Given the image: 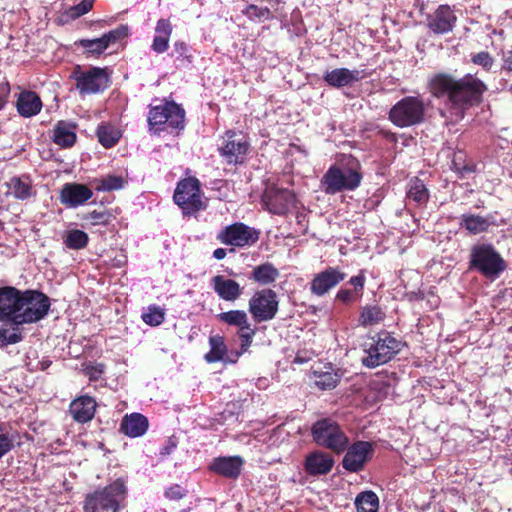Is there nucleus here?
<instances>
[{
    "instance_id": "obj_43",
    "label": "nucleus",
    "mask_w": 512,
    "mask_h": 512,
    "mask_svg": "<svg viewBox=\"0 0 512 512\" xmlns=\"http://www.w3.org/2000/svg\"><path fill=\"white\" fill-rule=\"evenodd\" d=\"M80 44L92 55H100L108 48L103 36L96 39H83Z\"/></svg>"
},
{
    "instance_id": "obj_55",
    "label": "nucleus",
    "mask_w": 512,
    "mask_h": 512,
    "mask_svg": "<svg viewBox=\"0 0 512 512\" xmlns=\"http://www.w3.org/2000/svg\"><path fill=\"white\" fill-rule=\"evenodd\" d=\"M186 495V491L180 485H173L165 491V496L171 500H179Z\"/></svg>"
},
{
    "instance_id": "obj_41",
    "label": "nucleus",
    "mask_w": 512,
    "mask_h": 512,
    "mask_svg": "<svg viewBox=\"0 0 512 512\" xmlns=\"http://www.w3.org/2000/svg\"><path fill=\"white\" fill-rule=\"evenodd\" d=\"M23 335L19 329V326H14L12 329L0 328V345L7 346L16 344L22 341Z\"/></svg>"
},
{
    "instance_id": "obj_27",
    "label": "nucleus",
    "mask_w": 512,
    "mask_h": 512,
    "mask_svg": "<svg viewBox=\"0 0 512 512\" xmlns=\"http://www.w3.org/2000/svg\"><path fill=\"white\" fill-rule=\"evenodd\" d=\"M243 461L239 456L219 457L213 460L210 469L229 478H236L241 472Z\"/></svg>"
},
{
    "instance_id": "obj_14",
    "label": "nucleus",
    "mask_w": 512,
    "mask_h": 512,
    "mask_svg": "<svg viewBox=\"0 0 512 512\" xmlns=\"http://www.w3.org/2000/svg\"><path fill=\"white\" fill-rule=\"evenodd\" d=\"M248 147L249 144L243 136L229 130L223 136L219 153L227 164L237 165L243 163Z\"/></svg>"
},
{
    "instance_id": "obj_22",
    "label": "nucleus",
    "mask_w": 512,
    "mask_h": 512,
    "mask_svg": "<svg viewBox=\"0 0 512 512\" xmlns=\"http://www.w3.org/2000/svg\"><path fill=\"white\" fill-rule=\"evenodd\" d=\"M211 284L215 293L222 300L233 302L242 294V288L239 283L233 279L225 278L222 275H216L211 279Z\"/></svg>"
},
{
    "instance_id": "obj_40",
    "label": "nucleus",
    "mask_w": 512,
    "mask_h": 512,
    "mask_svg": "<svg viewBox=\"0 0 512 512\" xmlns=\"http://www.w3.org/2000/svg\"><path fill=\"white\" fill-rule=\"evenodd\" d=\"M218 319L230 326L238 327L246 324L247 314L243 310H231L218 314Z\"/></svg>"
},
{
    "instance_id": "obj_38",
    "label": "nucleus",
    "mask_w": 512,
    "mask_h": 512,
    "mask_svg": "<svg viewBox=\"0 0 512 512\" xmlns=\"http://www.w3.org/2000/svg\"><path fill=\"white\" fill-rule=\"evenodd\" d=\"M89 237L86 232L79 229H71L65 232L63 242L72 250H80L87 246Z\"/></svg>"
},
{
    "instance_id": "obj_18",
    "label": "nucleus",
    "mask_w": 512,
    "mask_h": 512,
    "mask_svg": "<svg viewBox=\"0 0 512 512\" xmlns=\"http://www.w3.org/2000/svg\"><path fill=\"white\" fill-rule=\"evenodd\" d=\"M77 88L82 94L97 93L107 87L108 78L103 69L92 68L76 76Z\"/></svg>"
},
{
    "instance_id": "obj_51",
    "label": "nucleus",
    "mask_w": 512,
    "mask_h": 512,
    "mask_svg": "<svg viewBox=\"0 0 512 512\" xmlns=\"http://www.w3.org/2000/svg\"><path fill=\"white\" fill-rule=\"evenodd\" d=\"M361 297V294H357L354 290L340 289L336 294V299L348 304L357 301Z\"/></svg>"
},
{
    "instance_id": "obj_46",
    "label": "nucleus",
    "mask_w": 512,
    "mask_h": 512,
    "mask_svg": "<svg viewBox=\"0 0 512 512\" xmlns=\"http://www.w3.org/2000/svg\"><path fill=\"white\" fill-rule=\"evenodd\" d=\"M174 51L177 55V58L186 61L187 63H192L193 55L191 53V48L183 41H176L174 43Z\"/></svg>"
},
{
    "instance_id": "obj_19",
    "label": "nucleus",
    "mask_w": 512,
    "mask_h": 512,
    "mask_svg": "<svg viewBox=\"0 0 512 512\" xmlns=\"http://www.w3.org/2000/svg\"><path fill=\"white\" fill-rule=\"evenodd\" d=\"M346 274L338 267H329L315 275L311 282L310 290L317 296L325 295L330 289L343 281Z\"/></svg>"
},
{
    "instance_id": "obj_5",
    "label": "nucleus",
    "mask_w": 512,
    "mask_h": 512,
    "mask_svg": "<svg viewBox=\"0 0 512 512\" xmlns=\"http://www.w3.org/2000/svg\"><path fill=\"white\" fill-rule=\"evenodd\" d=\"M470 267L485 277L494 279L506 269V264L491 244L481 243L471 249Z\"/></svg>"
},
{
    "instance_id": "obj_9",
    "label": "nucleus",
    "mask_w": 512,
    "mask_h": 512,
    "mask_svg": "<svg viewBox=\"0 0 512 512\" xmlns=\"http://www.w3.org/2000/svg\"><path fill=\"white\" fill-rule=\"evenodd\" d=\"M248 310L256 322L272 320L278 312V299L275 291H256L248 302Z\"/></svg>"
},
{
    "instance_id": "obj_24",
    "label": "nucleus",
    "mask_w": 512,
    "mask_h": 512,
    "mask_svg": "<svg viewBox=\"0 0 512 512\" xmlns=\"http://www.w3.org/2000/svg\"><path fill=\"white\" fill-rule=\"evenodd\" d=\"M95 409L96 401L87 395L78 397L70 404V413L73 419L80 423L90 421L94 417Z\"/></svg>"
},
{
    "instance_id": "obj_62",
    "label": "nucleus",
    "mask_w": 512,
    "mask_h": 512,
    "mask_svg": "<svg viewBox=\"0 0 512 512\" xmlns=\"http://www.w3.org/2000/svg\"><path fill=\"white\" fill-rule=\"evenodd\" d=\"M48 366L47 363H42V368L45 369Z\"/></svg>"
},
{
    "instance_id": "obj_37",
    "label": "nucleus",
    "mask_w": 512,
    "mask_h": 512,
    "mask_svg": "<svg viewBox=\"0 0 512 512\" xmlns=\"http://www.w3.org/2000/svg\"><path fill=\"white\" fill-rule=\"evenodd\" d=\"M357 512H378L379 499L373 491H364L355 499Z\"/></svg>"
},
{
    "instance_id": "obj_4",
    "label": "nucleus",
    "mask_w": 512,
    "mask_h": 512,
    "mask_svg": "<svg viewBox=\"0 0 512 512\" xmlns=\"http://www.w3.org/2000/svg\"><path fill=\"white\" fill-rule=\"evenodd\" d=\"M17 325L32 324L42 320L50 309V299L37 290H20Z\"/></svg>"
},
{
    "instance_id": "obj_56",
    "label": "nucleus",
    "mask_w": 512,
    "mask_h": 512,
    "mask_svg": "<svg viewBox=\"0 0 512 512\" xmlns=\"http://www.w3.org/2000/svg\"><path fill=\"white\" fill-rule=\"evenodd\" d=\"M255 335H242V337L240 338L241 340V344H240V351L236 353V356L239 357L241 354H243L244 352H246L248 350V348L250 347L252 341H253V337Z\"/></svg>"
},
{
    "instance_id": "obj_58",
    "label": "nucleus",
    "mask_w": 512,
    "mask_h": 512,
    "mask_svg": "<svg viewBox=\"0 0 512 512\" xmlns=\"http://www.w3.org/2000/svg\"><path fill=\"white\" fill-rule=\"evenodd\" d=\"M238 328V336L239 338L242 337V335H255L256 329L251 326V324L248 321V318L246 319V324L240 325Z\"/></svg>"
},
{
    "instance_id": "obj_16",
    "label": "nucleus",
    "mask_w": 512,
    "mask_h": 512,
    "mask_svg": "<svg viewBox=\"0 0 512 512\" xmlns=\"http://www.w3.org/2000/svg\"><path fill=\"white\" fill-rule=\"evenodd\" d=\"M19 296L20 290L15 287L0 288V322L17 325Z\"/></svg>"
},
{
    "instance_id": "obj_50",
    "label": "nucleus",
    "mask_w": 512,
    "mask_h": 512,
    "mask_svg": "<svg viewBox=\"0 0 512 512\" xmlns=\"http://www.w3.org/2000/svg\"><path fill=\"white\" fill-rule=\"evenodd\" d=\"M84 374L89 378L90 381H97L101 378L104 373L103 364L87 365L84 368Z\"/></svg>"
},
{
    "instance_id": "obj_12",
    "label": "nucleus",
    "mask_w": 512,
    "mask_h": 512,
    "mask_svg": "<svg viewBox=\"0 0 512 512\" xmlns=\"http://www.w3.org/2000/svg\"><path fill=\"white\" fill-rule=\"evenodd\" d=\"M148 122L150 126L167 124L174 129H183L185 111L178 104L167 102L150 109Z\"/></svg>"
},
{
    "instance_id": "obj_10",
    "label": "nucleus",
    "mask_w": 512,
    "mask_h": 512,
    "mask_svg": "<svg viewBox=\"0 0 512 512\" xmlns=\"http://www.w3.org/2000/svg\"><path fill=\"white\" fill-rule=\"evenodd\" d=\"M175 203L185 212H194L202 208L200 182L197 178L189 177L181 180L174 192Z\"/></svg>"
},
{
    "instance_id": "obj_13",
    "label": "nucleus",
    "mask_w": 512,
    "mask_h": 512,
    "mask_svg": "<svg viewBox=\"0 0 512 512\" xmlns=\"http://www.w3.org/2000/svg\"><path fill=\"white\" fill-rule=\"evenodd\" d=\"M262 202L270 213L284 215L295 206L296 197L288 189L270 185L262 195Z\"/></svg>"
},
{
    "instance_id": "obj_44",
    "label": "nucleus",
    "mask_w": 512,
    "mask_h": 512,
    "mask_svg": "<svg viewBox=\"0 0 512 512\" xmlns=\"http://www.w3.org/2000/svg\"><path fill=\"white\" fill-rule=\"evenodd\" d=\"M243 13L251 20L264 21L271 18V11L267 7H259L256 5H248Z\"/></svg>"
},
{
    "instance_id": "obj_20",
    "label": "nucleus",
    "mask_w": 512,
    "mask_h": 512,
    "mask_svg": "<svg viewBox=\"0 0 512 512\" xmlns=\"http://www.w3.org/2000/svg\"><path fill=\"white\" fill-rule=\"evenodd\" d=\"M93 196L90 188L79 183H66L60 192V201L68 208L83 205Z\"/></svg>"
},
{
    "instance_id": "obj_61",
    "label": "nucleus",
    "mask_w": 512,
    "mask_h": 512,
    "mask_svg": "<svg viewBox=\"0 0 512 512\" xmlns=\"http://www.w3.org/2000/svg\"><path fill=\"white\" fill-rule=\"evenodd\" d=\"M227 252L224 248H217L213 252V257L217 260H222L226 257Z\"/></svg>"
},
{
    "instance_id": "obj_3",
    "label": "nucleus",
    "mask_w": 512,
    "mask_h": 512,
    "mask_svg": "<svg viewBox=\"0 0 512 512\" xmlns=\"http://www.w3.org/2000/svg\"><path fill=\"white\" fill-rule=\"evenodd\" d=\"M402 346V342L389 333H380L377 339L372 338L370 343L364 345L366 355L362 363L368 368L386 364L401 351Z\"/></svg>"
},
{
    "instance_id": "obj_32",
    "label": "nucleus",
    "mask_w": 512,
    "mask_h": 512,
    "mask_svg": "<svg viewBox=\"0 0 512 512\" xmlns=\"http://www.w3.org/2000/svg\"><path fill=\"white\" fill-rule=\"evenodd\" d=\"M8 193L19 200H26L34 195L32 181L27 176H14L7 183Z\"/></svg>"
},
{
    "instance_id": "obj_52",
    "label": "nucleus",
    "mask_w": 512,
    "mask_h": 512,
    "mask_svg": "<svg viewBox=\"0 0 512 512\" xmlns=\"http://www.w3.org/2000/svg\"><path fill=\"white\" fill-rule=\"evenodd\" d=\"M83 220L90 222L92 225L104 224L108 221V215L95 210L85 214Z\"/></svg>"
},
{
    "instance_id": "obj_35",
    "label": "nucleus",
    "mask_w": 512,
    "mask_h": 512,
    "mask_svg": "<svg viewBox=\"0 0 512 512\" xmlns=\"http://www.w3.org/2000/svg\"><path fill=\"white\" fill-rule=\"evenodd\" d=\"M407 200L417 205L425 204L429 199V192L422 180L414 178L409 182L407 190Z\"/></svg>"
},
{
    "instance_id": "obj_8",
    "label": "nucleus",
    "mask_w": 512,
    "mask_h": 512,
    "mask_svg": "<svg viewBox=\"0 0 512 512\" xmlns=\"http://www.w3.org/2000/svg\"><path fill=\"white\" fill-rule=\"evenodd\" d=\"M425 106L418 97H404L389 112V119L398 127L419 124L424 119Z\"/></svg>"
},
{
    "instance_id": "obj_49",
    "label": "nucleus",
    "mask_w": 512,
    "mask_h": 512,
    "mask_svg": "<svg viewBox=\"0 0 512 512\" xmlns=\"http://www.w3.org/2000/svg\"><path fill=\"white\" fill-rule=\"evenodd\" d=\"M93 7V0H82L77 5L70 8L71 17L77 18L88 13Z\"/></svg>"
},
{
    "instance_id": "obj_6",
    "label": "nucleus",
    "mask_w": 512,
    "mask_h": 512,
    "mask_svg": "<svg viewBox=\"0 0 512 512\" xmlns=\"http://www.w3.org/2000/svg\"><path fill=\"white\" fill-rule=\"evenodd\" d=\"M314 442L334 453L344 452L349 439L337 422L331 419H322L315 422L311 428Z\"/></svg>"
},
{
    "instance_id": "obj_42",
    "label": "nucleus",
    "mask_w": 512,
    "mask_h": 512,
    "mask_svg": "<svg viewBox=\"0 0 512 512\" xmlns=\"http://www.w3.org/2000/svg\"><path fill=\"white\" fill-rule=\"evenodd\" d=\"M165 319L164 310L158 306H149L147 311L142 314V320L150 326H158Z\"/></svg>"
},
{
    "instance_id": "obj_2",
    "label": "nucleus",
    "mask_w": 512,
    "mask_h": 512,
    "mask_svg": "<svg viewBox=\"0 0 512 512\" xmlns=\"http://www.w3.org/2000/svg\"><path fill=\"white\" fill-rule=\"evenodd\" d=\"M127 496L126 483L122 478L116 479L102 489L88 494L84 501L85 512H118Z\"/></svg>"
},
{
    "instance_id": "obj_36",
    "label": "nucleus",
    "mask_w": 512,
    "mask_h": 512,
    "mask_svg": "<svg viewBox=\"0 0 512 512\" xmlns=\"http://www.w3.org/2000/svg\"><path fill=\"white\" fill-rule=\"evenodd\" d=\"M385 313L379 306L367 305L361 309L359 324L367 327L379 324L384 320Z\"/></svg>"
},
{
    "instance_id": "obj_15",
    "label": "nucleus",
    "mask_w": 512,
    "mask_h": 512,
    "mask_svg": "<svg viewBox=\"0 0 512 512\" xmlns=\"http://www.w3.org/2000/svg\"><path fill=\"white\" fill-rule=\"evenodd\" d=\"M347 452L343 458L342 465L349 472H358L363 469L366 461L371 457L373 448L371 443L358 441L347 446Z\"/></svg>"
},
{
    "instance_id": "obj_11",
    "label": "nucleus",
    "mask_w": 512,
    "mask_h": 512,
    "mask_svg": "<svg viewBox=\"0 0 512 512\" xmlns=\"http://www.w3.org/2000/svg\"><path fill=\"white\" fill-rule=\"evenodd\" d=\"M224 245L234 247L252 246L259 239V232L244 223L236 222L224 227L217 235Z\"/></svg>"
},
{
    "instance_id": "obj_21",
    "label": "nucleus",
    "mask_w": 512,
    "mask_h": 512,
    "mask_svg": "<svg viewBox=\"0 0 512 512\" xmlns=\"http://www.w3.org/2000/svg\"><path fill=\"white\" fill-rule=\"evenodd\" d=\"M363 78H365L363 71L357 69L349 70L347 68H336L331 71H327L323 75L325 82L335 88L351 85Z\"/></svg>"
},
{
    "instance_id": "obj_47",
    "label": "nucleus",
    "mask_w": 512,
    "mask_h": 512,
    "mask_svg": "<svg viewBox=\"0 0 512 512\" xmlns=\"http://www.w3.org/2000/svg\"><path fill=\"white\" fill-rule=\"evenodd\" d=\"M471 60L474 64L481 66L486 71H489L494 64L493 57L488 52L484 51L473 55Z\"/></svg>"
},
{
    "instance_id": "obj_25",
    "label": "nucleus",
    "mask_w": 512,
    "mask_h": 512,
    "mask_svg": "<svg viewBox=\"0 0 512 512\" xmlns=\"http://www.w3.org/2000/svg\"><path fill=\"white\" fill-rule=\"evenodd\" d=\"M148 419L140 413H132L124 416L121 421L120 430L125 435L136 438L144 435L148 430Z\"/></svg>"
},
{
    "instance_id": "obj_28",
    "label": "nucleus",
    "mask_w": 512,
    "mask_h": 512,
    "mask_svg": "<svg viewBox=\"0 0 512 512\" xmlns=\"http://www.w3.org/2000/svg\"><path fill=\"white\" fill-rule=\"evenodd\" d=\"M495 224L496 221L493 215L483 217L474 214H463L460 219V226L474 235L486 232L491 225Z\"/></svg>"
},
{
    "instance_id": "obj_26",
    "label": "nucleus",
    "mask_w": 512,
    "mask_h": 512,
    "mask_svg": "<svg viewBox=\"0 0 512 512\" xmlns=\"http://www.w3.org/2000/svg\"><path fill=\"white\" fill-rule=\"evenodd\" d=\"M17 111L26 118L37 115L42 109L40 97L33 91H22L17 99Z\"/></svg>"
},
{
    "instance_id": "obj_30",
    "label": "nucleus",
    "mask_w": 512,
    "mask_h": 512,
    "mask_svg": "<svg viewBox=\"0 0 512 512\" xmlns=\"http://www.w3.org/2000/svg\"><path fill=\"white\" fill-rule=\"evenodd\" d=\"M52 139L62 148L73 146L76 141L75 126L65 121H59L53 129Z\"/></svg>"
},
{
    "instance_id": "obj_33",
    "label": "nucleus",
    "mask_w": 512,
    "mask_h": 512,
    "mask_svg": "<svg viewBox=\"0 0 512 512\" xmlns=\"http://www.w3.org/2000/svg\"><path fill=\"white\" fill-rule=\"evenodd\" d=\"M210 351L205 354L204 358L208 363H215L219 361L234 363L235 360H228L225 358L227 347L224 338L219 335L211 336L209 338Z\"/></svg>"
},
{
    "instance_id": "obj_1",
    "label": "nucleus",
    "mask_w": 512,
    "mask_h": 512,
    "mask_svg": "<svg viewBox=\"0 0 512 512\" xmlns=\"http://www.w3.org/2000/svg\"><path fill=\"white\" fill-rule=\"evenodd\" d=\"M429 86L434 96L448 98L454 121L462 119L464 111L479 102L486 90V85L472 74H467L460 79L449 74H437L430 80Z\"/></svg>"
},
{
    "instance_id": "obj_31",
    "label": "nucleus",
    "mask_w": 512,
    "mask_h": 512,
    "mask_svg": "<svg viewBox=\"0 0 512 512\" xmlns=\"http://www.w3.org/2000/svg\"><path fill=\"white\" fill-rule=\"evenodd\" d=\"M172 26L169 20L160 19L155 27V36L151 48L156 53H164L169 46Z\"/></svg>"
},
{
    "instance_id": "obj_34",
    "label": "nucleus",
    "mask_w": 512,
    "mask_h": 512,
    "mask_svg": "<svg viewBox=\"0 0 512 512\" xmlns=\"http://www.w3.org/2000/svg\"><path fill=\"white\" fill-rule=\"evenodd\" d=\"M280 273L271 263L266 262L253 268L251 279L260 285H269L276 281Z\"/></svg>"
},
{
    "instance_id": "obj_7",
    "label": "nucleus",
    "mask_w": 512,
    "mask_h": 512,
    "mask_svg": "<svg viewBox=\"0 0 512 512\" xmlns=\"http://www.w3.org/2000/svg\"><path fill=\"white\" fill-rule=\"evenodd\" d=\"M362 175L351 167L331 166L321 179L323 191L326 194H336L341 191H353L359 187Z\"/></svg>"
},
{
    "instance_id": "obj_57",
    "label": "nucleus",
    "mask_w": 512,
    "mask_h": 512,
    "mask_svg": "<svg viewBox=\"0 0 512 512\" xmlns=\"http://www.w3.org/2000/svg\"><path fill=\"white\" fill-rule=\"evenodd\" d=\"M10 93V86L8 83H2L0 84V110L3 109V107L6 104L7 98Z\"/></svg>"
},
{
    "instance_id": "obj_60",
    "label": "nucleus",
    "mask_w": 512,
    "mask_h": 512,
    "mask_svg": "<svg viewBox=\"0 0 512 512\" xmlns=\"http://www.w3.org/2000/svg\"><path fill=\"white\" fill-rule=\"evenodd\" d=\"M503 68L512 73V51L505 57Z\"/></svg>"
},
{
    "instance_id": "obj_45",
    "label": "nucleus",
    "mask_w": 512,
    "mask_h": 512,
    "mask_svg": "<svg viewBox=\"0 0 512 512\" xmlns=\"http://www.w3.org/2000/svg\"><path fill=\"white\" fill-rule=\"evenodd\" d=\"M128 27L121 25L114 30L109 31L103 35L104 40L109 46L111 43H115L116 41L125 38L128 35Z\"/></svg>"
},
{
    "instance_id": "obj_17",
    "label": "nucleus",
    "mask_w": 512,
    "mask_h": 512,
    "mask_svg": "<svg viewBox=\"0 0 512 512\" xmlns=\"http://www.w3.org/2000/svg\"><path fill=\"white\" fill-rule=\"evenodd\" d=\"M457 21L454 11L448 5H440L428 16L427 26L434 34H446L453 30Z\"/></svg>"
},
{
    "instance_id": "obj_54",
    "label": "nucleus",
    "mask_w": 512,
    "mask_h": 512,
    "mask_svg": "<svg viewBox=\"0 0 512 512\" xmlns=\"http://www.w3.org/2000/svg\"><path fill=\"white\" fill-rule=\"evenodd\" d=\"M365 280H366V278H365L364 272L360 271V273L358 275L350 278L349 283L354 287V291L357 294L362 295V291H363L364 285H365Z\"/></svg>"
},
{
    "instance_id": "obj_48",
    "label": "nucleus",
    "mask_w": 512,
    "mask_h": 512,
    "mask_svg": "<svg viewBox=\"0 0 512 512\" xmlns=\"http://www.w3.org/2000/svg\"><path fill=\"white\" fill-rule=\"evenodd\" d=\"M124 180L120 176L109 175L101 181L100 188L104 191H111L123 187Z\"/></svg>"
},
{
    "instance_id": "obj_53",
    "label": "nucleus",
    "mask_w": 512,
    "mask_h": 512,
    "mask_svg": "<svg viewBox=\"0 0 512 512\" xmlns=\"http://www.w3.org/2000/svg\"><path fill=\"white\" fill-rule=\"evenodd\" d=\"M13 447L12 440L8 437V435L3 431L0 426V458L8 453Z\"/></svg>"
},
{
    "instance_id": "obj_29",
    "label": "nucleus",
    "mask_w": 512,
    "mask_h": 512,
    "mask_svg": "<svg viewBox=\"0 0 512 512\" xmlns=\"http://www.w3.org/2000/svg\"><path fill=\"white\" fill-rule=\"evenodd\" d=\"M314 384L321 390H330L337 386L340 375L331 365L313 369Z\"/></svg>"
},
{
    "instance_id": "obj_23",
    "label": "nucleus",
    "mask_w": 512,
    "mask_h": 512,
    "mask_svg": "<svg viewBox=\"0 0 512 512\" xmlns=\"http://www.w3.org/2000/svg\"><path fill=\"white\" fill-rule=\"evenodd\" d=\"M334 465L333 458L322 451H314L306 456L305 469L309 475L328 474Z\"/></svg>"
},
{
    "instance_id": "obj_59",
    "label": "nucleus",
    "mask_w": 512,
    "mask_h": 512,
    "mask_svg": "<svg viewBox=\"0 0 512 512\" xmlns=\"http://www.w3.org/2000/svg\"><path fill=\"white\" fill-rule=\"evenodd\" d=\"M177 441L174 438H169L167 444L163 446L160 450V454L162 456H167L172 453V451L176 448Z\"/></svg>"
},
{
    "instance_id": "obj_39",
    "label": "nucleus",
    "mask_w": 512,
    "mask_h": 512,
    "mask_svg": "<svg viewBox=\"0 0 512 512\" xmlns=\"http://www.w3.org/2000/svg\"><path fill=\"white\" fill-rule=\"evenodd\" d=\"M99 142L105 147H113L120 138L118 130L109 125H102L97 130Z\"/></svg>"
}]
</instances>
